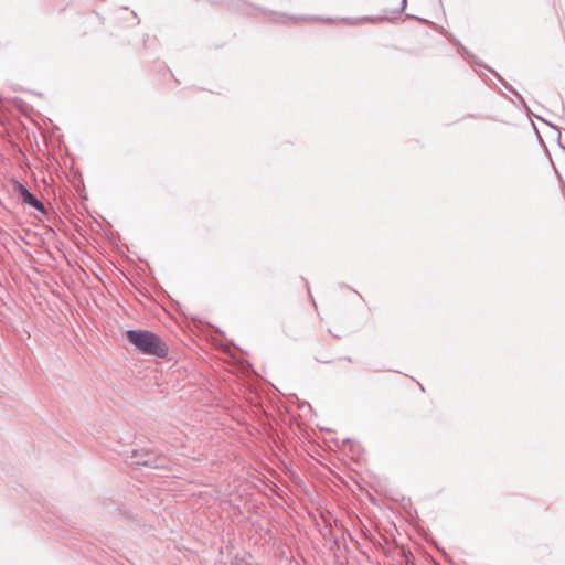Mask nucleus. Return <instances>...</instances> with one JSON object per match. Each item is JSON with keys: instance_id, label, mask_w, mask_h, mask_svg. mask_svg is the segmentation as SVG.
<instances>
[{"instance_id": "obj_4", "label": "nucleus", "mask_w": 565, "mask_h": 565, "mask_svg": "<svg viewBox=\"0 0 565 565\" xmlns=\"http://www.w3.org/2000/svg\"><path fill=\"white\" fill-rule=\"evenodd\" d=\"M406 7V0H402V7H401V10L403 11Z\"/></svg>"}, {"instance_id": "obj_2", "label": "nucleus", "mask_w": 565, "mask_h": 565, "mask_svg": "<svg viewBox=\"0 0 565 565\" xmlns=\"http://www.w3.org/2000/svg\"><path fill=\"white\" fill-rule=\"evenodd\" d=\"M131 466H143L154 470H166L169 467V460L166 457L158 456L151 450L136 449L130 457Z\"/></svg>"}, {"instance_id": "obj_1", "label": "nucleus", "mask_w": 565, "mask_h": 565, "mask_svg": "<svg viewBox=\"0 0 565 565\" xmlns=\"http://www.w3.org/2000/svg\"><path fill=\"white\" fill-rule=\"evenodd\" d=\"M128 341L147 355L166 358L169 352L167 343L156 333L148 330H128Z\"/></svg>"}, {"instance_id": "obj_3", "label": "nucleus", "mask_w": 565, "mask_h": 565, "mask_svg": "<svg viewBox=\"0 0 565 565\" xmlns=\"http://www.w3.org/2000/svg\"><path fill=\"white\" fill-rule=\"evenodd\" d=\"M14 190L19 194L23 204H28L38 211L45 213L44 204L36 199L34 194H32L23 184L17 182L14 184Z\"/></svg>"}]
</instances>
